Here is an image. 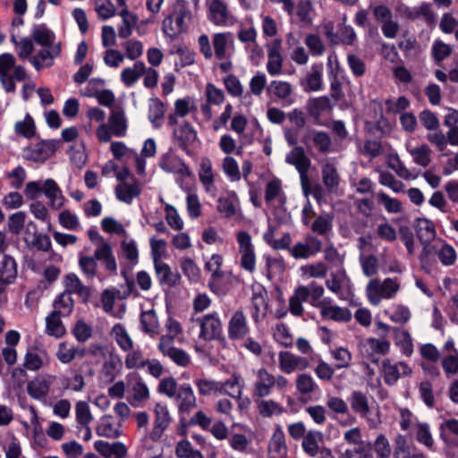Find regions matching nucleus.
<instances>
[{
    "mask_svg": "<svg viewBox=\"0 0 458 458\" xmlns=\"http://www.w3.org/2000/svg\"><path fill=\"white\" fill-rule=\"evenodd\" d=\"M309 298V289L304 285L298 286L293 294L289 300L290 312L296 317H299L303 312L302 302L306 301Z\"/></svg>",
    "mask_w": 458,
    "mask_h": 458,
    "instance_id": "c03bdc74",
    "label": "nucleus"
},
{
    "mask_svg": "<svg viewBox=\"0 0 458 458\" xmlns=\"http://www.w3.org/2000/svg\"><path fill=\"white\" fill-rule=\"evenodd\" d=\"M400 290L397 278L371 279L366 286V296L373 306L380 304L382 300L393 299Z\"/></svg>",
    "mask_w": 458,
    "mask_h": 458,
    "instance_id": "7ed1b4c3",
    "label": "nucleus"
},
{
    "mask_svg": "<svg viewBox=\"0 0 458 458\" xmlns=\"http://www.w3.org/2000/svg\"><path fill=\"white\" fill-rule=\"evenodd\" d=\"M165 106L157 98L151 99L148 106V119L155 128H160L165 116Z\"/></svg>",
    "mask_w": 458,
    "mask_h": 458,
    "instance_id": "680f3d73",
    "label": "nucleus"
},
{
    "mask_svg": "<svg viewBox=\"0 0 458 458\" xmlns=\"http://www.w3.org/2000/svg\"><path fill=\"white\" fill-rule=\"evenodd\" d=\"M310 360L288 351L278 352V368L284 374H293L295 371H303L310 368Z\"/></svg>",
    "mask_w": 458,
    "mask_h": 458,
    "instance_id": "f8f14e48",
    "label": "nucleus"
},
{
    "mask_svg": "<svg viewBox=\"0 0 458 458\" xmlns=\"http://www.w3.org/2000/svg\"><path fill=\"white\" fill-rule=\"evenodd\" d=\"M324 66L322 63L313 64L307 72L301 86L306 92L320 91L324 88L323 82Z\"/></svg>",
    "mask_w": 458,
    "mask_h": 458,
    "instance_id": "a878e982",
    "label": "nucleus"
},
{
    "mask_svg": "<svg viewBox=\"0 0 458 458\" xmlns=\"http://www.w3.org/2000/svg\"><path fill=\"white\" fill-rule=\"evenodd\" d=\"M323 436L319 431L308 432L302 441L304 451L310 456H316L319 451V443L322 442Z\"/></svg>",
    "mask_w": 458,
    "mask_h": 458,
    "instance_id": "69168bd1",
    "label": "nucleus"
},
{
    "mask_svg": "<svg viewBox=\"0 0 458 458\" xmlns=\"http://www.w3.org/2000/svg\"><path fill=\"white\" fill-rule=\"evenodd\" d=\"M143 72H145V64L137 61L132 66L126 67L122 71L121 81L125 86L131 87L142 77Z\"/></svg>",
    "mask_w": 458,
    "mask_h": 458,
    "instance_id": "49530a36",
    "label": "nucleus"
},
{
    "mask_svg": "<svg viewBox=\"0 0 458 458\" xmlns=\"http://www.w3.org/2000/svg\"><path fill=\"white\" fill-rule=\"evenodd\" d=\"M111 335L123 351H129L133 347V341L123 325L115 324L111 330Z\"/></svg>",
    "mask_w": 458,
    "mask_h": 458,
    "instance_id": "4d7b16f0",
    "label": "nucleus"
},
{
    "mask_svg": "<svg viewBox=\"0 0 458 458\" xmlns=\"http://www.w3.org/2000/svg\"><path fill=\"white\" fill-rule=\"evenodd\" d=\"M360 351L368 357L386 355L390 352V342L385 338L369 337L360 343Z\"/></svg>",
    "mask_w": 458,
    "mask_h": 458,
    "instance_id": "7c9ffc66",
    "label": "nucleus"
},
{
    "mask_svg": "<svg viewBox=\"0 0 458 458\" xmlns=\"http://www.w3.org/2000/svg\"><path fill=\"white\" fill-rule=\"evenodd\" d=\"M191 18L189 3L185 0H175L171 13L162 22V31L169 38L174 39L187 30Z\"/></svg>",
    "mask_w": 458,
    "mask_h": 458,
    "instance_id": "f257e3e1",
    "label": "nucleus"
},
{
    "mask_svg": "<svg viewBox=\"0 0 458 458\" xmlns=\"http://www.w3.org/2000/svg\"><path fill=\"white\" fill-rule=\"evenodd\" d=\"M245 387V381L239 373H233L225 381H219V394L229 395L234 399H241Z\"/></svg>",
    "mask_w": 458,
    "mask_h": 458,
    "instance_id": "393cba45",
    "label": "nucleus"
},
{
    "mask_svg": "<svg viewBox=\"0 0 458 458\" xmlns=\"http://www.w3.org/2000/svg\"><path fill=\"white\" fill-rule=\"evenodd\" d=\"M179 263L182 274L190 282L197 283L199 281L201 277V269L191 258L182 257Z\"/></svg>",
    "mask_w": 458,
    "mask_h": 458,
    "instance_id": "3c124183",
    "label": "nucleus"
},
{
    "mask_svg": "<svg viewBox=\"0 0 458 458\" xmlns=\"http://www.w3.org/2000/svg\"><path fill=\"white\" fill-rule=\"evenodd\" d=\"M411 372V368L403 361L394 363L388 359L382 361L381 375L388 386L394 385L400 377L410 376Z\"/></svg>",
    "mask_w": 458,
    "mask_h": 458,
    "instance_id": "4468645a",
    "label": "nucleus"
},
{
    "mask_svg": "<svg viewBox=\"0 0 458 458\" xmlns=\"http://www.w3.org/2000/svg\"><path fill=\"white\" fill-rule=\"evenodd\" d=\"M64 293H77L84 301H87L90 296V289L84 285L79 276L74 273H69L64 279Z\"/></svg>",
    "mask_w": 458,
    "mask_h": 458,
    "instance_id": "f704fd0d",
    "label": "nucleus"
},
{
    "mask_svg": "<svg viewBox=\"0 0 458 458\" xmlns=\"http://www.w3.org/2000/svg\"><path fill=\"white\" fill-rule=\"evenodd\" d=\"M74 306V301L68 293H62L54 301V310L52 312L63 317L69 316Z\"/></svg>",
    "mask_w": 458,
    "mask_h": 458,
    "instance_id": "052dcab7",
    "label": "nucleus"
},
{
    "mask_svg": "<svg viewBox=\"0 0 458 458\" xmlns=\"http://www.w3.org/2000/svg\"><path fill=\"white\" fill-rule=\"evenodd\" d=\"M122 421H116L111 415H105L99 420L97 427V433L98 436L115 438L122 434Z\"/></svg>",
    "mask_w": 458,
    "mask_h": 458,
    "instance_id": "c9c22d12",
    "label": "nucleus"
},
{
    "mask_svg": "<svg viewBox=\"0 0 458 458\" xmlns=\"http://www.w3.org/2000/svg\"><path fill=\"white\" fill-rule=\"evenodd\" d=\"M53 154L54 148L47 141L37 142L24 149L25 157L34 162H44Z\"/></svg>",
    "mask_w": 458,
    "mask_h": 458,
    "instance_id": "473e14b6",
    "label": "nucleus"
},
{
    "mask_svg": "<svg viewBox=\"0 0 458 458\" xmlns=\"http://www.w3.org/2000/svg\"><path fill=\"white\" fill-rule=\"evenodd\" d=\"M386 163L387 165L394 170L396 174L404 179V180H411L414 179L415 177L412 175L411 172H410L406 166L403 165V163L401 161L398 154L394 151H391L386 156Z\"/></svg>",
    "mask_w": 458,
    "mask_h": 458,
    "instance_id": "bf43d9fd",
    "label": "nucleus"
},
{
    "mask_svg": "<svg viewBox=\"0 0 458 458\" xmlns=\"http://www.w3.org/2000/svg\"><path fill=\"white\" fill-rule=\"evenodd\" d=\"M119 15L122 18V23L118 26V36L121 38H128L138 22V17L128 8H122Z\"/></svg>",
    "mask_w": 458,
    "mask_h": 458,
    "instance_id": "37998d69",
    "label": "nucleus"
},
{
    "mask_svg": "<svg viewBox=\"0 0 458 458\" xmlns=\"http://www.w3.org/2000/svg\"><path fill=\"white\" fill-rule=\"evenodd\" d=\"M30 57V63L32 66L39 71L44 68L51 67L54 64L55 59L61 55L62 47L61 43H56L54 46L46 47Z\"/></svg>",
    "mask_w": 458,
    "mask_h": 458,
    "instance_id": "6ab92c4d",
    "label": "nucleus"
},
{
    "mask_svg": "<svg viewBox=\"0 0 458 458\" xmlns=\"http://www.w3.org/2000/svg\"><path fill=\"white\" fill-rule=\"evenodd\" d=\"M44 190V195L48 199V206L51 209L59 210L64 206L66 198L54 179L48 178L45 180Z\"/></svg>",
    "mask_w": 458,
    "mask_h": 458,
    "instance_id": "bb28decb",
    "label": "nucleus"
},
{
    "mask_svg": "<svg viewBox=\"0 0 458 458\" xmlns=\"http://www.w3.org/2000/svg\"><path fill=\"white\" fill-rule=\"evenodd\" d=\"M415 230L418 238L423 245L420 259L427 260L431 255L432 241L435 240L437 232L433 222L428 218H418L415 221Z\"/></svg>",
    "mask_w": 458,
    "mask_h": 458,
    "instance_id": "6e6552de",
    "label": "nucleus"
},
{
    "mask_svg": "<svg viewBox=\"0 0 458 458\" xmlns=\"http://www.w3.org/2000/svg\"><path fill=\"white\" fill-rule=\"evenodd\" d=\"M54 377L50 375L40 376L29 381L26 386L28 394L38 401H45L48 396Z\"/></svg>",
    "mask_w": 458,
    "mask_h": 458,
    "instance_id": "412c9836",
    "label": "nucleus"
},
{
    "mask_svg": "<svg viewBox=\"0 0 458 458\" xmlns=\"http://www.w3.org/2000/svg\"><path fill=\"white\" fill-rule=\"evenodd\" d=\"M157 349L180 367H187L191 363V356L182 349L175 347L170 336H161Z\"/></svg>",
    "mask_w": 458,
    "mask_h": 458,
    "instance_id": "ddd939ff",
    "label": "nucleus"
},
{
    "mask_svg": "<svg viewBox=\"0 0 458 458\" xmlns=\"http://www.w3.org/2000/svg\"><path fill=\"white\" fill-rule=\"evenodd\" d=\"M267 63L266 65L269 75L276 76L283 71L282 41L274 39L267 44Z\"/></svg>",
    "mask_w": 458,
    "mask_h": 458,
    "instance_id": "dca6fc26",
    "label": "nucleus"
},
{
    "mask_svg": "<svg viewBox=\"0 0 458 458\" xmlns=\"http://www.w3.org/2000/svg\"><path fill=\"white\" fill-rule=\"evenodd\" d=\"M172 131L173 140L183 151H188L198 139V133L193 126L186 122H177L176 124H168Z\"/></svg>",
    "mask_w": 458,
    "mask_h": 458,
    "instance_id": "9d476101",
    "label": "nucleus"
},
{
    "mask_svg": "<svg viewBox=\"0 0 458 458\" xmlns=\"http://www.w3.org/2000/svg\"><path fill=\"white\" fill-rule=\"evenodd\" d=\"M285 162L293 165L298 173L302 184L308 179V171L310 166V160L301 147H294L285 157Z\"/></svg>",
    "mask_w": 458,
    "mask_h": 458,
    "instance_id": "5701e85b",
    "label": "nucleus"
},
{
    "mask_svg": "<svg viewBox=\"0 0 458 458\" xmlns=\"http://www.w3.org/2000/svg\"><path fill=\"white\" fill-rule=\"evenodd\" d=\"M60 317L61 315L51 312L46 318V332L47 335L59 338L65 334L66 330Z\"/></svg>",
    "mask_w": 458,
    "mask_h": 458,
    "instance_id": "0e129e2a",
    "label": "nucleus"
},
{
    "mask_svg": "<svg viewBox=\"0 0 458 458\" xmlns=\"http://www.w3.org/2000/svg\"><path fill=\"white\" fill-rule=\"evenodd\" d=\"M250 327L243 311H235L228 322V335L233 340H242L249 334Z\"/></svg>",
    "mask_w": 458,
    "mask_h": 458,
    "instance_id": "b1692460",
    "label": "nucleus"
},
{
    "mask_svg": "<svg viewBox=\"0 0 458 458\" xmlns=\"http://www.w3.org/2000/svg\"><path fill=\"white\" fill-rule=\"evenodd\" d=\"M255 380L253 382V397L268 396L273 389L274 375L265 368H259L253 371Z\"/></svg>",
    "mask_w": 458,
    "mask_h": 458,
    "instance_id": "aec40b11",
    "label": "nucleus"
},
{
    "mask_svg": "<svg viewBox=\"0 0 458 458\" xmlns=\"http://www.w3.org/2000/svg\"><path fill=\"white\" fill-rule=\"evenodd\" d=\"M297 393L302 399L310 400L319 387L313 377L309 373H301L295 378Z\"/></svg>",
    "mask_w": 458,
    "mask_h": 458,
    "instance_id": "72a5a7b5",
    "label": "nucleus"
},
{
    "mask_svg": "<svg viewBox=\"0 0 458 458\" xmlns=\"http://www.w3.org/2000/svg\"><path fill=\"white\" fill-rule=\"evenodd\" d=\"M127 354L124 359V365L128 369H140L146 367L148 358L144 356L140 349H133V347L126 351Z\"/></svg>",
    "mask_w": 458,
    "mask_h": 458,
    "instance_id": "e2e57ef3",
    "label": "nucleus"
},
{
    "mask_svg": "<svg viewBox=\"0 0 458 458\" xmlns=\"http://www.w3.org/2000/svg\"><path fill=\"white\" fill-rule=\"evenodd\" d=\"M115 196L121 202L131 204L133 199L140 195L141 188L140 183L131 178L130 182L118 183L114 190Z\"/></svg>",
    "mask_w": 458,
    "mask_h": 458,
    "instance_id": "c85d7f7f",
    "label": "nucleus"
},
{
    "mask_svg": "<svg viewBox=\"0 0 458 458\" xmlns=\"http://www.w3.org/2000/svg\"><path fill=\"white\" fill-rule=\"evenodd\" d=\"M174 397L180 412H189L197 406L196 396L189 384L181 385Z\"/></svg>",
    "mask_w": 458,
    "mask_h": 458,
    "instance_id": "2f4dec72",
    "label": "nucleus"
},
{
    "mask_svg": "<svg viewBox=\"0 0 458 458\" xmlns=\"http://www.w3.org/2000/svg\"><path fill=\"white\" fill-rule=\"evenodd\" d=\"M153 414L154 423L152 430L149 433V437L157 441L170 426L172 416L167 404L165 403H157L153 408Z\"/></svg>",
    "mask_w": 458,
    "mask_h": 458,
    "instance_id": "9b49d317",
    "label": "nucleus"
},
{
    "mask_svg": "<svg viewBox=\"0 0 458 458\" xmlns=\"http://www.w3.org/2000/svg\"><path fill=\"white\" fill-rule=\"evenodd\" d=\"M48 354L42 352L28 351L24 356L23 366L30 371H38L49 365Z\"/></svg>",
    "mask_w": 458,
    "mask_h": 458,
    "instance_id": "4c0bfd02",
    "label": "nucleus"
},
{
    "mask_svg": "<svg viewBox=\"0 0 458 458\" xmlns=\"http://www.w3.org/2000/svg\"><path fill=\"white\" fill-rule=\"evenodd\" d=\"M268 452L271 458H282L286 454L287 446L282 428H277L269 442Z\"/></svg>",
    "mask_w": 458,
    "mask_h": 458,
    "instance_id": "79ce46f5",
    "label": "nucleus"
},
{
    "mask_svg": "<svg viewBox=\"0 0 458 458\" xmlns=\"http://www.w3.org/2000/svg\"><path fill=\"white\" fill-rule=\"evenodd\" d=\"M437 254L440 262L444 266H451L456 260V251L448 243L442 240H437L431 246V254Z\"/></svg>",
    "mask_w": 458,
    "mask_h": 458,
    "instance_id": "e433bc0d",
    "label": "nucleus"
},
{
    "mask_svg": "<svg viewBox=\"0 0 458 458\" xmlns=\"http://www.w3.org/2000/svg\"><path fill=\"white\" fill-rule=\"evenodd\" d=\"M208 19L216 26L232 27L236 23V18L228 10L223 0H207Z\"/></svg>",
    "mask_w": 458,
    "mask_h": 458,
    "instance_id": "1a4fd4ad",
    "label": "nucleus"
},
{
    "mask_svg": "<svg viewBox=\"0 0 458 458\" xmlns=\"http://www.w3.org/2000/svg\"><path fill=\"white\" fill-rule=\"evenodd\" d=\"M155 271L161 284L174 286L178 284L180 276L172 272L168 264L162 260L154 262Z\"/></svg>",
    "mask_w": 458,
    "mask_h": 458,
    "instance_id": "a18cd8bd",
    "label": "nucleus"
},
{
    "mask_svg": "<svg viewBox=\"0 0 458 458\" xmlns=\"http://www.w3.org/2000/svg\"><path fill=\"white\" fill-rule=\"evenodd\" d=\"M140 325L142 330L151 337H155L159 334V322L154 310H149L141 313Z\"/></svg>",
    "mask_w": 458,
    "mask_h": 458,
    "instance_id": "09e8293b",
    "label": "nucleus"
},
{
    "mask_svg": "<svg viewBox=\"0 0 458 458\" xmlns=\"http://www.w3.org/2000/svg\"><path fill=\"white\" fill-rule=\"evenodd\" d=\"M322 182L329 192H335L340 184V176L335 165L327 162L321 168Z\"/></svg>",
    "mask_w": 458,
    "mask_h": 458,
    "instance_id": "58836bf2",
    "label": "nucleus"
},
{
    "mask_svg": "<svg viewBox=\"0 0 458 458\" xmlns=\"http://www.w3.org/2000/svg\"><path fill=\"white\" fill-rule=\"evenodd\" d=\"M127 385L131 392L133 402H145L149 398V390L143 378L137 373H130L126 377Z\"/></svg>",
    "mask_w": 458,
    "mask_h": 458,
    "instance_id": "c756f323",
    "label": "nucleus"
},
{
    "mask_svg": "<svg viewBox=\"0 0 458 458\" xmlns=\"http://www.w3.org/2000/svg\"><path fill=\"white\" fill-rule=\"evenodd\" d=\"M372 447L376 454V458H390L392 454L390 441L384 434L377 436Z\"/></svg>",
    "mask_w": 458,
    "mask_h": 458,
    "instance_id": "774afa93",
    "label": "nucleus"
},
{
    "mask_svg": "<svg viewBox=\"0 0 458 458\" xmlns=\"http://www.w3.org/2000/svg\"><path fill=\"white\" fill-rule=\"evenodd\" d=\"M84 355V351L80 350L72 344H70L66 342H62L58 344V349L56 351V357L62 363H70L77 356L82 357Z\"/></svg>",
    "mask_w": 458,
    "mask_h": 458,
    "instance_id": "864d4df0",
    "label": "nucleus"
},
{
    "mask_svg": "<svg viewBox=\"0 0 458 458\" xmlns=\"http://www.w3.org/2000/svg\"><path fill=\"white\" fill-rule=\"evenodd\" d=\"M86 116L89 123L85 125L87 133H91L94 125H97L95 132L98 141L107 143L111 140V129L106 123V113L98 107H89L87 110Z\"/></svg>",
    "mask_w": 458,
    "mask_h": 458,
    "instance_id": "423d86ee",
    "label": "nucleus"
},
{
    "mask_svg": "<svg viewBox=\"0 0 458 458\" xmlns=\"http://www.w3.org/2000/svg\"><path fill=\"white\" fill-rule=\"evenodd\" d=\"M325 284L340 300L347 301L353 296V284L344 267L331 269Z\"/></svg>",
    "mask_w": 458,
    "mask_h": 458,
    "instance_id": "39448f33",
    "label": "nucleus"
},
{
    "mask_svg": "<svg viewBox=\"0 0 458 458\" xmlns=\"http://www.w3.org/2000/svg\"><path fill=\"white\" fill-rule=\"evenodd\" d=\"M198 106L194 98L185 96L177 98L174 103L173 112L167 116V124H176L180 119L197 112Z\"/></svg>",
    "mask_w": 458,
    "mask_h": 458,
    "instance_id": "2eb2a0df",
    "label": "nucleus"
},
{
    "mask_svg": "<svg viewBox=\"0 0 458 458\" xmlns=\"http://www.w3.org/2000/svg\"><path fill=\"white\" fill-rule=\"evenodd\" d=\"M195 327L199 328L198 338L204 342L218 338L223 331L222 321L217 312L192 317L189 333H192Z\"/></svg>",
    "mask_w": 458,
    "mask_h": 458,
    "instance_id": "f03ea898",
    "label": "nucleus"
},
{
    "mask_svg": "<svg viewBox=\"0 0 458 458\" xmlns=\"http://www.w3.org/2000/svg\"><path fill=\"white\" fill-rule=\"evenodd\" d=\"M239 207V199L234 192H230L225 197H221L217 201V210L225 217L233 216Z\"/></svg>",
    "mask_w": 458,
    "mask_h": 458,
    "instance_id": "de8ad7c7",
    "label": "nucleus"
},
{
    "mask_svg": "<svg viewBox=\"0 0 458 458\" xmlns=\"http://www.w3.org/2000/svg\"><path fill=\"white\" fill-rule=\"evenodd\" d=\"M321 242L316 237L310 236L304 242L296 243L292 249V255L295 259H308L321 250Z\"/></svg>",
    "mask_w": 458,
    "mask_h": 458,
    "instance_id": "cd10ccee",
    "label": "nucleus"
},
{
    "mask_svg": "<svg viewBox=\"0 0 458 458\" xmlns=\"http://www.w3.org/2000/svg\"><path fill=\"white\" fill-rule=\"evenodd\" d=\"M268 91L278 99L287 101L293 93V86L287 81H272Z\"/></svg>",
    "mask_w": 458,
    "mask_h": 458,
    "instance_id": "338daca9",
    "label": "nucleus"
},
{
    "mask_svg": "<svg viewBox=\"0 0 458 458\" xmlns=\"http://www.w3.org/2000/svg\"><path fill=\"white\" fill-rule=\"evenodd\" d=\"M221 169L230 182H239L242 177L237 160L232 156H225L221 162Z\"/></svg>",
    "mask_w": 458,
    "mask_h": 458,
    "instance_id": "13d9d810",
    "label": "nucleus"
},
{
    "mask_svg": "<svg viewBox=\"0 0 458 458\" xmlns=\"http://www.w3.org/2000/svg\"><path fill=\"white\" fill-rule=\"evenodd\" d=\"M238 251L240 255V266L249 273H254L256 269V255L250 235L245 231L236 233Z\"/></svg>",
    "mask_w": 458,
    "mask_h": 458,
    "instance_id": "0eeeda50",
    "label": "nucleus"
},
{
    "mask_svg": "<svg viewBox=\"0 0 458 458\" xmlns=\"http://www.w3.org/2000/svg\"><path fill=\"white\" fill-rule=\"evenodd\" d=\"M394 344L400 349L405 356H411L413 352V343L410 333L402 327H394Z\"/></svg>",
    "mask_w": 458,
    "mask_h": 458,
    "instance_id": "a19ab883",
    "label": "nucleus"
},
{
    "mask_svg": "<svg viewBox=\"0 0 458 458\" xmlns=\"http://www.w3.org/2000/svg\"><path fill=\"white\" fill-rule=\"evenodd\" d=\"M406 149L411 156L415 164L423 167H426L429 165L431 161V149L428 145L422 144L415 148H411L408 144H406Z\"/></svg>",
    "mask_w": 458,
    "mask_h": 458,
    "instance_id": "5fc2aeb1",
    "label": "nucleus"
},
{
    "mask_svg": "<svg viewBox=\"0 0 458 458\" xmlns=\"http://www.w3.org/2000/svg\"><path fill=\"white\" fill-rule=\"evenodd\" d=\"M159 166L166 173L181 176H190L191 174L184 161L173 152H166L161 156Z\"/></svg>",
    "mask_w": 458,
    "mask_h": 458,
    "instance_id": "4be33fe9",
    "label": "nucleus"
},
{
    "mask_svg": "<svg viewBox=\"0 0 458 458\" xmlns=\"http://www.w3.org/2000/svg\"><path fill=\"white\" fill-rule=\"evenodd\" d=\"M108 127L111 129V138L123 137L127 132V119L122 110H113L108 117Z\"/></svg>",
    "mask_w": 458,
    "mask_h": 458,
    "instance_id": "ea45409f",
    "label": "nucleus"
},
{
    "mask_svg": "<svg viewBox=\"0 0 458 458\" xmlns=\"http://www.w3.org/2000/svg\"><path fill=\"white\" fill-rule=\"evenodd\" d=\"M31 36L33 39L42 47H50L56 44L55 42V33L44 24L34 26Z\"/></svg>",
    "mask_w": 458,
    "mask_h": 458,
    "instance_id": "8fccbe9b",
    "label": "nucleus"
},
{
    "mask_svg": "<svg viewBox=\"0 0 458 458\" xmlns=\"http://www.w3.org/2000/svg\"><path fill=\"white\" fill-rule=\"evenodd\" d=\"M27 73L23 66L15 65L13 55L4 53L0 55V82L7 92L15 90L14 80L22 81Z\"/></svg>",
    "mask_w": 458,
    "mask_h": 458,
    "instance_id": "20e7f679",
    "label": "nucleus"
},
{
    "mask_svg": "<svg viewBox=\"0 0 458 458\" xmlns=\"http://www.w3.org/2000/svg\"><path fill=\"white\" fill-rule=\"evenodd\" d=\"M199 178L206 191H210L214 184L212 162L208 157H202L199 163Z\"/></svg>",
    "mask_w": 458,
    "mask_h": 458,
    "instance_id": "6e6d98bb",
    "label": "nucleus"
},
{
    "mask_svg": "<svg viewBox=\"0 0 458 458\" xmlns=\"http://www.w3.org/2000/svg\"><path fill=\"white\" fill-rule=\"evenodd\" d=\"M284 199L282 181L273 176L266 184L265 199L267 203L275 200L282 201Z\"/></svg>",
    "mask_w": 458,
    "mask_h": 458,
    "instance_id": "603ef678",
    "label": "nucleus"
},
{
    "mask_svg": "<svg viewBox=\"0 0 458 458\" xmlns=\"http://www.w3.org/2000/svg\"><path fill=\"white\" fill-rule=\"evenodd\" d=\"M212 44L215 55L219 60L229 58L234 52V38L231 32L215 33Z\"/></svg>",
    "mask_w": 458,
    "mask_h": 458,
    "instance_id": "a211bd4d",
    "label": "nucleus"
},
{
    "mask_svg": "<svg viewBox=\"0 0 458 458\" xmlns=\"http://www.w3.org/2000/svg\"><path fill=\"white\" fill-rule=\"evenodd\" d=\"M323 319L335 322H349L352 319V312L344 307H340L333 302L331 298H324V303L319 308Z\"/></svg>",
    "mask_w": 458,
    "mask_h": 458,
    "instance_id": "f3484780",
    "label": "nucleus"
}]
</instances>
